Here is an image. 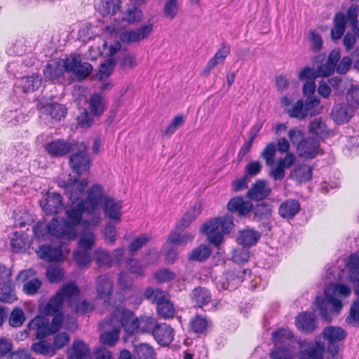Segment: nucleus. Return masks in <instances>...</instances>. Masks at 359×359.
Returning a JSON list of instances; mask_svg holds the SVG:
<instances>
[{"instance_id":"obj_45","label":"nucleus","mask_w":359,"mask_h":359,"mask_svg":"<svg viewBox=\"0 0 359 359\" xmlns=\"http://www.w3.org/2000/svg\"><path fill=\"white\" fill-rule=\"evenodd\" d=\"M96 236L91 229H86L81 234L79 240V248L91 250L95 243Z\"/></svg>"},{"instance_id":"obj_49","label":"nucleus","mask_w":359,"mask_h":359,"mask_svg":"<svg viewBox=\"0 0 359 359\" xmlns=\"http://www.w3.org/2000/svg\"><path fill=\"white\" fill-rule=\"evenodd\" d=\"M79 295H80V292L79 293ZM69 304L72 309L78 314H86L90 312L94 307L86 300L81 301L79 299V296H78L75 300L73 299L72 302H69Z\"/></svg>"},{"instance_id":"obj_21","label":"nucleus","mask_w":359,"mask_h":359,"mask_svg":"<svg viewBox=\"0 0 359 359\" xmlns=\"http://www.w3.org/2000/svg\"><path fill=\"white\" fill-rule=\"evenodd\" d=\"M66 72V59L53 60L48 63L43 69L44 76L50 80H55L62 76Z\"/></svg>"},{"instance_id":"obj_10","label":"nucleus","mask_w":359,"mask_h":359,"mask_svg":"<svg viewBox=\"0 0 359 359\" xmlns=\"http://www.w3.org/2000/svg\"><path fill=\"white\" fill-rule=\"evenodd\" d=\"M40 205L47 215H55L63 210L64 204L59 194L48 191L40 201Z\"/></svg>"},{"instance_id":"obj_50","label":"nucleus","mask_w":359,"mask_h":359,"mask_svg":"<svg viewBox=\"0 0 359 359\" xmlns=\"http://www.w3.org/2000/svg\"><path fill=\"white\" fill-rule=\"evenodd\" d=\"M144 296L147 300L157 305L168 294L158 288L148 287L145 290Z\"/></svg>"},{"instance_id":"obj_2","label":"nucleus","mask_w":359,"mask_h":359,"mask_svg":"<svg viewBox=\"0 0 359 359\" xmlns=\"http://www.w3.org/2000/svg\"><path fill=\"white\" fill-rule=\"evenodd\" d=\"M34 236L40 241L49 240L50 236L65 240H74L78 236L76 225L71 220L54 217L48 224L38 222L33 227Z\"/></svg>"},{"instance_id":"obj_14","label":"nucleus","mask_w":359,"mask_h":359,"mask_svg":"<svg viewBox=\"0 0 359 359\" xmlns=\"http://www.w3.org/2000/svg\"><path fill=\"white\" fill-rule=\"evenodd\" d=\"M106 217L118 224L121 220L123 201H118L112 197L105 198V203L102 206Z\"/></svg>"},{"instance_id":"obj_57","label":"nucleus","mask_w":359,"mask_h":359,"mask_svg":"<svg viewBox=\"0 0 359 359\" xmlns=\"http://www.w3.org/2000/svg\"><path fill=\"white\" fill-rule=\"evenodd\" d=\"M355 293L359 296V289L355 290ZM346 323L354 326H359V300L355 302L350 309V314L346 318Z\"/></svg>"},{"instance_id":"obj_3","label":"nucleus","mask_w":359,"mask_h":359,"mask_svg":"<svg viewBox=\"0 0 359 359\" xmlns=\"http://www.w3.org/2000/svg\"><path fill=\"white\" fill-rule=\"evenodd\" d=\"M351 292V288L346 285H330L325 290V299L321 297H317L315 302L322 318L330 320L327 307V304L332 306L334 312L339 313L342 309L341 301L339 298L348 297Z\"/></svg>"},{"instance_id":"obj_46","label":"nucleus","mask_w":359,"mask_h":359,"mask_svg":"<svg viewBox=\"0 0 359 359\" xmlns=\"http://www.w3.org/2000/svg\"><path fill=\"white\" fill-rule=\"evenodd\" d=\"M286 112L290 117L298 120H304L309 116L302 100L297 101L290 109H286Z\"/></svg>"},{"instance_id":"obj_23","label":"nucleus","mask_w":359,"mask_h":359,"mask_svg":"<svg viewBox=\"0 0 359 359\" xmlns=\"http://www.w3.org/2000/svg\"><path fill=\"white\" fill-rule=\"evenodd\" d=\"M296 325L301 331L310 333L316 328V316L310 312L299 313L296 318Z\"/></svg>"},{"instance_id":"obj_31","label":"nucleus","mask_w":359,"mask_h":359,"mask_svg":"<svg viewBox=\"0 0 359 359\" xmlns=\"http://www.w3.org/2000/svg\"><path fill=\"white\" fill-rule=\"evenodd\" d=\"M158 323L152 316H143L138 318L136 333L153 334Z\"/></svg>"},{"instance_id":"obj_1","label":"nucleus","mask_w":359,"mask_h":359,"mask_svg":"<svg viewBox=\"0 0 359 359\" xmlns=\"http://www.w3.org/2000/svg\"><path fill=\"white\" fill-rule=\"evenodd\" d=\"M88 185L87 180L70 179L65 184V189L72 205L65 211L68 219L76 226L79 224L84 229L97 226L102 221L100 205H103L105 198L109 196L104 194L100 184H94L87 192L84 200L81 198Z\"/></svg>"},{"instance_id":"obj_4","label":"nucleus","mask_w":359,"mask_h":359,"mask_svg":"<svg viewBox=\"0 0 359 359\" xmlns=\"http://www.w3.org/2000/svg\"><path fill=\"white\" fill-rule=\"evenodd\" d=\"M233 226V217L226 215L210 219L204 223L201 226L200 231L207 236L210 243L215 245H219L223 241L224 234L229 233Z\"/></svg>"},{"instance_id":"obj_22","label":"nucleus","mask_w":359,"mask_h":359,"mask_svg":"<svg viewBox=\"0 0 359 359\" xmlns=\"http://www.w3.org/2000/svg\"><path fill=\"white\" fill-rule=\"evenodd\" d=\"M252 203L248 201H244L241 196L231 198L227 205L229 211L235 212L239 216L248 215L252 209Z\"/></svg>"},{"instance_id":"obj_63","label":"nucleus","mask_w":359,"mask_h":359,"mask_svg":"<svg viewBox=\"0 0 359 359\" xmlns=\"http://www.w3.org/2000/svg\"><path fill=\"white\" fill-rule=\"evenodd\" d=\"M29 244V241L22 236H16L11 241V246L12 251L14 252H19L25 250L26 247Z\"/></svg>"},{"instance_id":"obj_51","label":"nucleus","mask_w":359,"mask_h":359,"mask_svg":"<svg viewBox=\"0 0 359 359\" xmlns=\"http://www.w3.org/2000/svg\"><path fill=\"white\" fill-rule=\"evenodd\" d=\"M310 132L323 137L328 134V129L321 118H315L309 126Z\"/></svg>"},{"instance_id":"obj_38","label":"nucleus","mask_w":359,"mask_h":359,"mask_svg":"<svg viewBox=\"0 0 359 359\" xmlns=\"http://www.w3.org/2000/svg\"><path fill=\"white\" fill-rule=\"evenodd\" d=\"M324 348L319 344H312L299 352V359H323Z\"/></svg>"},{"instance_id":"obj_15","label":"nucleus","mask_w":359,"mask_h":359,"mask_svg":"<svg viewBox=\"0 0 359 359\" xmlns=\"http://www.w3.org/2000/svg\"><path fill=\"white\" fill-rule=\"evenodd\" d=\"M248 271V269H243L227 272L217 283V286L224 290H233L243 281L244 276Z\"/></svg>"},{"instance_id":"obj_52","label":"nucleus","mask_w":359,"mask_h":359,"mask_svg":"<svg viewBox=\"0 0 359 359\" xmlns=\"http://www.w3.org/2000/svg\"><path fill=\"white\" fill-rule=\"evenodd\" d=\"M25 320V316L23 311L15 307L11 313L8 323L13 327H20Z\"/></svg>"},{"instance_id":"obj_54","label":"nucleus","mask_w":359,"mask_h":359,"mask_svg":"<svg viewBox=\"0 0 359 359\" xmlns=\"http://www.w3.org/2000/svg\"><path fill=\"white\" fill-rule=\"evenodd\" d=\"M208 322L204 317L197 315L190 322L191 330L197 334L203 333L208 327Z\"/></svg>"},{"instance_id":"obj_41","label":"nucleus","mask_w":359,"mask_h":359,"mask_svg":"<svg viewBox=\"0 0 359 359\" xmlns=\"http://www.w3.org/2000/svg\"><path fill=\"white\" fill-rule=\"evenodd\" d=\"M66 110L62 104L58 103H54L43 107L46 115L49 116L50 118L55 121H60L65 118Z\"/></svg>"},{"instance_id":"obj_59","label":"nucleus","mask_w":359,"mask_h":359,"mask_svg":"<svg viewBox=\"0 0 359 359\" xmlns=\"http://www.w3.org/2000/svg\"><path fill=\"white\" fill-rule=\"evenodd\" d=\"M276 147L274 143L268 144L263 149L261 156L265 160L268 166H272L274 163Z\"/></svg>"},{"instance_id":"obj_12","label":"nucleus","mask_w":359,"mask_h":359,"mask_svg":"<svg viewBox=\"0 0 359 359\" xmlns=\"http://www.w3.org/2000/svg\"><path fill=\"white\" fill-rule=\"evenodd\" d=\"M95 290L97 299H104L106 306L110 304L109 299L112 294L114 286L109 274L100 275L96 278Z\"/></svg>"},{"instance_id":"obj_39","label":"nucleus","mask_w":359,"mask_h":359,"mask_svg":"<svg viewBox=\"0 0 359 359\" xmlns=\"http://www.w3.org/2000/svg\"><path fill=\"white\" fill-rule=\"evenodd\" d=\"M40 86L41 79L37 75L21 78L17 84V87L21 88L24 93L34 91Z\"/></svg>"},{"instance_id":"obj_7","label":"nucleus","mask_w":359,"mask_h":359,"mask_svg":"<svg viewBox=\"0 0 359 359\" xmlns=\"http://www.w3.org/2000/svg\"><path fill=\"white\" fill-rule=\"evenodd\" d=\"M137 320L133 312L121 308L116 309L110 317V323H114L119 330L123 327L128 335L136 333Z\"/></svg>"},{"instance_id":"obj_32","label":"nucleus","mask_w":359,"mask_h":359,"mask_svg":"<svg viewBox=\"0 0 359 359\" xmlns=\"http://www.w3.org/2000/svg\"><path fill=\"white\" fill-rule=\"evenodd\" d=\"M259 238L260 235L258 231L248 229L239 232L237 241L243 246L250 247L255 245Z\"/></svg>"},{"instance_id":"obj_35","label":"nucleus","mask_w":359,"mask_h":359,"mask_svg":"<svg viewBox=\"0 0 359 359\" xmlns=\"http://www.w3.org/2000/svg\"><path fill=\"white\" fill-rule=\"evenodd\" d=\"M133 359H156V352L151 345L141 343L134 346Z\"/></svg>"},{"instance_id":"obj_11","label":"nucleus","mask_w":359,"mask_h":359,"mask_svg":"<svg viewBox=\"0 0 359 359\" xmlns=\"http://www.w3.org/2000/svg\"><path fill=\"white\" fill-rule=\"evenodd\" d=\"M154 25L148 22L136 29L126 30L120 35V39L125 43H136L147 39L152 32Z\"/></svg>"},{"instance_id":"obj_18","label":"nucleus","mask_w":359,"mask_h":359,"mask_svg":"<svg viewBox=\"0 0 359 359\" xmlns=\"http://www.w3.org/2000/svg\"><path fill=\"white\" fill-rule=\"evenodd\" d=\"M271 192V189L264 180H258L253 183L247 192V197L252 201H262L268 197Z\"/></svg>"},{"instance_id":"obj_61","label":"nucleus","mask_w":359,"mask_h":359,"mask_svg":"<svg viewBox=\"0 0 359 359\" xmlns=\"http://www.w3.org/2000/svg\"><path fill=\"white\" fill-rule=\"evenodd\" d=\"M255 217L258 219L268 218L272 212L271 206L266 203H262L255 206L253 210Z\"/></svg>"},{"instance_id":"obj_5","label":"nucleus","mask_w":359,"mask_h":359,"mask_svg":"<svg viewBox=\"0 0 359 359\" xmlns=\"http://www.w3.org/2000/svg\"><path fill=\"white\" fill-rule=\"evenodd\" d=\"M79 293V289L77 285L73 283H67L62 287V288L53 296L49 302L45 305L43 313L46 316L61 315V309L62 308L64 301L72 302L73 299H76Z\"/></svg>"},{"instance_id":"obj_33","label":"nucleus","mask_w":359,"mask_h":359,"mask_svg":"<svg viewBox=\"0 0 359 359\" xmlns=\"http://www.w3.org/2000/svg\"><path fill=\"white\" fill-rule=\"evenodd\" d=\"M334 27L331 30V36L334 40L339 39L346 29V18L343 13H337L334 18Z\"/></svg>"},{"instance_id":"obj_17","label":"nucleus","mask_w":359,"mask_h":359,"mask_svg":"<svg viewBox=\"0 0 359 359\" xmlns=\"http://www.w3.org/2000/svg\"><path fill=\"white\" fill-rule=\"evenodd\" d=\"M299 156L305 158H314L320 153L319 142L313 137L302 140L297 146Z\"/></svg>"},{"instance_id":"obj_6","label":"nucleus","mask_w":359,"mask_h":359,"mask_svg":"<svg viewBox=\"0 0 359 359\" xmlns=\"http://www.w3.org/2000/svg\"><path fill=\"white\" fill-rule=\"evenodd\" d=\"M62 316L57 315L54 316L52 322L46 316H37L28 324L29 331H33L37 339H43L46 337L58 332L62 326Z\"/></svg>"},{"instance_id":"obj_42","label":"nucleus","mask_w":359,"mask_h":359,"mask_svg":"<svg viewBox=\"0 0 359 359\" xmlns=\"http://www.w3.org/2000/svg\"><path fill=\"white\" fill-rule=\"evenodd\" d=\"M346 267L348 269L349 280L353 283H359V255H351L348 259Z\"/></svg>"},{"instance_id":"obj_43","label":"nucleus","mask_w":359,"mask_h":359,"mask_svg":"<svg viewBox=\"0 0 359 359\" xmlns=\"http://www.w3.org/2000/svg\"><path fill=\"white\" fill-rule=\"evenodd\" d=\"M178 231L175 229L169 235L168 242L177 245H184L189 242L192 241L195 237L194 233L186 232L182 234Z\"/></svg>"},{"instance_id":"obj_62","label":"nucleus","mask_w":359,"mask_h":359,"mask_svg":"<svg viewBox=\"0 0 359 359\" xmlns=\"http://www.w3.org/2000/svg\"><path fill=\"white\" fill-rule=\"evenodd\" d=\"M184 123V117L182 115L175 116L166 129L163 131V135L170 137L177 129Z\"/></svg>"},{"instance_id":"obj_47","label":"nucleus","mask_w":359,"mask_h":359,"mask_svg":"<svg viewBox=\"0 0 359 359\" xmlns=\"http://www.w3.org/2000/svg\"><path fill=\"white\" fill-rule=\"evenodd\" d=\"M211 254V249L207 245H201L192 250L189 255V260L203 262L207 259Z\"/></svg>"},{"instance_id":"obj_58","label":"nucleus","mask_w":359,"mask_h":359,"mask_svg":"<svg viewBox=\"0 0 359 359\" xmlns=\"http://www.w3.org/2000/svg\"><path fill=\"white\" fill-rule=\"evenodd\" d=\"M180 9L178 0H167L165 4L164 15L170 20L175 18Z\"/></svg>"},{"instance_id":"obj_48","label":"nucleus","mask_w":359,"mask_h":359,"mask_svg":"<svg viewBox=\"0 0 359 359\" xmlns=\"http://www.w3.org/2000/svg\"><path fill=\"white\" fill-rule=\"evenodd\" d=\"M358 6L356 4H351L347 11L346 21L350 25L355 34L359 37V24L358 23Z\"/></svg>"},{"instance_id":"obj_56","label":"nucleus","mask_w":359,"mask_h":359,"mask_svg":"<svg viewBox=\"0 0 359 359\" xmlns=\"http://www.w3.org/2000/svg\"><path fill=\"white\" fill-rule=\"evenodd\" d=\"M16 299L12 284L0 287V302L13 303Z\"/></svg>"},{"instance_id":"obj_30","label":"nucleus","mask_w":359,"mask_h":359,"mask_svg":"<svg viewBox=\"0 0 359 359\" xmlns=\"http://www.w3.org/2000/svg\"><path fill=\"white\" fill-rule=\"evenodd\" d=\"M191 299L196 306L203 307L210 302L211 294L207 289L198 287L193 290Z\"/></svg>"},{"instance_id":"obj_37","label":"nucleus","mask_w":359,"mask_h":359,"mask_svg":"<svg viewBox=\"0 0 359 359\" xmlns=\"http://www.w3.org/2000/svg\"><path fill=\"white\" fill-rule=\"evenodd\" d=\"M158 315L163 319L172 318L175 314V309L173 304L170 301L168 296L156 305Z\"/></svg>"},{"instance_id":"obj_34","label":"nucleus","mask_w":359,"mask_h":359,"mask_svg":"<svg viewBox=\"0 0 359 359\" xmlns=\"http://www.w3.org/2000/svg\"><path fill=\"white\" fill-rule=\"evenodd\" d=\"M293 335L287 329H280L273 332L272 340L276 347H287L292 339Z\"/></svg>"},{"instance_id":"obj_29","label":"nucleus","mask_w":359,"mask_h":359,"mask_svg":"<svg viewBox=\"0 0 359 359\" xmlns=\"http://www.w3.org/2000/svg\"><path fill=\"white\" fill-rule=\"evenodd\" d=\"M39 257L47 262L60 261L62 259V252L60 248L40 246L37 251Z\"/></svg>"},{"instance_id":"obj_24","label":"nucleus","mask_w":359,"mask_h":359,"mask_svg":"<svg viewBox=\"0 0 359 359\" xmlns=\"http://www.w3.org/2000/svg\"><path fill=\"white\" fill-rule=\"evenodd\" d=\"M333 120L338 124L348 122L353 116V109L345 103L335 105L331 113Z\"/></svg>"},{"instance_id":"obj_25","label":"nucleus","mask_w":359,"mask_h":359,"mask_svg":"<svg viewBox=\"0 0 359 359\" xmlns=\"http://www.w3.org/2000/svg\"><path fill=\"white\" fill-rule=\"evenodd\" d=\"M91 358L88 344L81 339L75 340L72 344L69 359H91Z\"/></svg>"},{"instance_id":"obj_36","label":"nucleus","mask_w":359,"mask_h":359,"mask_svg":"<svg viewBox=\"0 0 359 359\" xmlns=\"http://www.w3.org/2000/svg\"><path fill=\"white\" fill-rule=\"evenodd\" d=\"M291 177L299 183L306 182L311 180L312 168L306 164L299 165L292 170Z\"/></svg>"},{"instance_id":"obj_44","label":"nucleus","mask_w":359,"mask_h":359,"mask_svg":"<svg viewBox=\"0 0 359 359\" xmlns=\"http://www.w3.org/2000/svg\"><path fill=\"white\" fill-rule=\"evenodd\" d=\"M94 259L99 267H110L113 263L111 255L102 248H97L95 250Z\"/></svg>"},{"instance_id":"obj_19","label":"nucleus","mask_w":359,"mask_h":359,"mask_svg":"<svg viewBox=\"0 0 359 359\" xmlns=\"http://www.w3.org/2000/svg\"><path fill=\"white\" fill-rule=\"evenodd\" d=\"M46 151L53 157H62L73 151V144L62 139L53 140L45 147Z\"/></svg>"},{"instance_id":"obj_26","label":"nucleus","mask_w":359,"mask_h":359,"mask_svg":"<svg viewBox=\"0 0 359 359\" xmlns=\"http://www.w3.org/2000/svg\"><path fill=\"white\" fill-rule=\"evenodd\" d=\"M300 203L297 200L288 199L280 204L278 213L283 218L292 219L300 211Z\"/></svg>"},{"instance_id":"obj_53","label":"nucleus","mask_w":359,"mask_h":359,"mask_svg":"<svg viewBox=\"0 0 359 359\" xmlns=\"http://www.w3.org/2000/svg\"><path fill=\"white\" fill-rule=\"evenodd\" d=\"M151 239V237L148 234H141L134 238L128 246V250L131 253H134L140 250Z\"/></svg>"},{"instance_id":"obj_27","label":"nucleus","mask_w":359,"mask_h":359,"mask_svg":"<svg viewBox=\"0 0 359 359\" xmlns=\"http://www.w3.org/2000/svg\"><path fill=\"white\" fill-rule=\"evenodd\" d=\"M88 103L91 114L98 116L102 115L107 107V100L100 93H93L90 96Z\"/></svg>"},{"instance_id":"obj_13","label":"nucleus","mask_w":359,"mask_h":359,"mask_svg":"<svg viewBox=\"0 0 359 359\" xmlns=\"http://www.w3.org/2000/svg\"><path fill=\"white\" fill-rule=\"evenodd\" d=\"M69 163L72 170L78 174V177L83 172L90 168V158L87 154V147L83 145V148L78 152L72 154L69 157Z\"/></svg>"},{"instance_id":"obj_64","label":"nucleus","mask_w":359,"mask_h":359,"mask_svg":"<svg viewBox=\"0 0 359 359\" xmlns=\"http://www.w3.org/2000/svg\"><path fill=\"white\" fill-rule=\"evenodd\" d=\"M63 276V271L58 266H50L47 269L46 276L51 283L59 282L62 280Z\"/></svg>"},{"instance_id":"obj_16","label":"nucleus","mask_w":359,"mask_h":359,"mask_svg":"<svg viewBox=\"0 0 359 359\" xmlns=\"http://www.w3.org/2000/svg\"><path fill=\"white\" fill-rule=\"evenodd\" d=\"M101 329L105 331L100 334V342L108 346H112L119 339L120 330L114 323H110V318L107 321L101 322L99 325Z\"/></svg>"},{"instance_id":"obj_55","label":"nucleus","mask_w":359,"mask_h":359,"mask_svg":"<svg viewBox=\"0 0 359 359\" xmlns=\"http://www.w3.org/2000/svg\"><path fill=\"white\" fill-rule=\"evenodd\" d=\"M90 251L79 248L74 253V259L80 267H86L90 264L91 262Z\"/></svg>"},{"instance_id":"obj_28","label":"nucleus","mask_w":359,"mask_h":359,"mask_svg":"<svg viewBox=\"0 0 359 359\" xmlns=\"http://www.w3.org/2000/svg\"><path fill=\"white\" fill-rule=\"evenodd\" d=\"M120 0H100L97 11L103 16L114 15L121 8Z\"/></svg>"},{"instance_id":"obj_20","label":"nucleus","mask_w":359,"mask_h":359,"mask_svg":"<svg viewBox=\"0 0 359 359\" xmlns=\"http://www.w3.org/2000/svg\"><path fill=\"white\" fill-rule=\"evenodd\" d=\"M152 335L160 345L168 346L173 340L174 330L166 323H158Z\"/></svg>"},{"instance_id":"obj_40","label":"nucleus","mask_w":359,"mask_h":359,"mask_svg":"<svg viewBox=\"0 0 359 359\" xmlns=\"http://www.w3.org/2000/svg\"><path fill=\"white\" fill-rule=\"evenodd\" d=\"M39 340V341L34 343L31 347L35 353L48 357L53 356L56 353L53 344L43 339Z\"/></svg>"},{"instance_id":"obj_9","label":"nucleus","mask_w":359,"mask_h":359,"mask_svg":"<svg viewBox=\"0 0 359 359\" xmlns=\"http://www.w3.org/2000/svg\"><path fill=\"white\" fill-rule=\"evenodd\" d=\"M323 335L327 341V351L334 353L339 350V344L345 339L346 333L339 327L330 326L325 328Z\"/></svg>"},{"instance_id":"obj_60","label":"nucleus","mask_w":359,"mask_h":359,"mask_svg":"<svg viewBox=\"0 0 359 359\" xmlns=\"http://www.w3.org/2000/svg\"><path fill=\"white\" fill-rule=\"evenodd\" d=\"M119 65L123 71L132 69L136 66V57L133 54L124 53L120 57Z\"/></svg>"},{"instance_id":"obj_8","label":"nucleus","mask_w":359,"mask_h":359,"mask_svg":"<svg viewBox=\"0 0 359 359\" xmlns=\"http://www.w3.org/2000/svg\"><path fill=\"white\" fill-rule=\"evenodd\" d=\"M92 65L82 62L79 55L71 54L66 58V72L74 74L79 79L87 77L92 72Z\"/></svg>"}]
</instances>
